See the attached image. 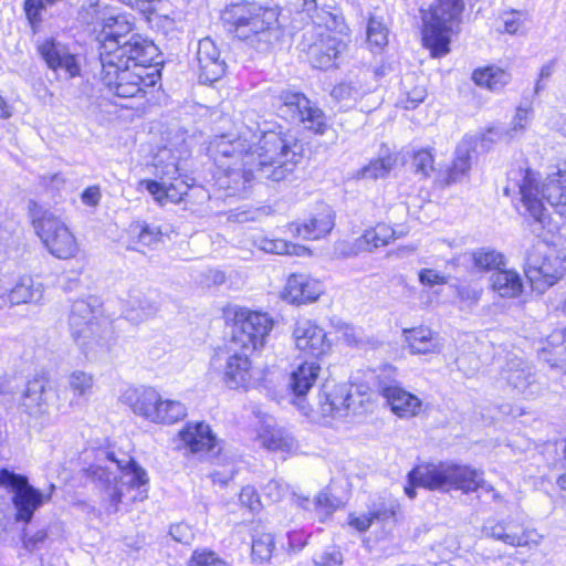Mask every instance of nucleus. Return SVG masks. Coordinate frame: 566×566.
Wrapping results in <instances>:
<instances>
[{"label": "nucleus", "instance_id": "nucleus-1", "mask_svg": "<svg viewBox=\"0 0 566 566\" xmlns=\"http://www.w3.org/2000/svg\"><path fill=\"white\" fill-rule=\"evenodd\" d=\"M302 146L294 134L277 123H263L253 130L216 136L208 151L213 158L216 184L227 196H243L255 178L280 181L293 171Z\"/></svg>", "mask_w": 566, "mask_h": 566}, {"label": "nucleus", "instance_id": "nucleus-2", "mask_svg": "<svg viewBox=\"0 0 566 566\" xmlns=\"http://www.w3.org/2000/svg\"><path fill=\"white\" fill-rule=\"evenodd\" d=\"M520 196L516 208L518 212L534 220L536 229H543L548 218L544 199L562 217H566V168L547 175L539 180L537 172L525 169L518 171V178L510 179L505 192L511 190Z\"/></svg>", "mask_w": 566, "mask_h": 566}, {"label": "nucleus", "instance_id": "nucleus-3", "mask_svg": "<svg viewBox=\"0 0 566 566\" xmlns=\"http://www.w3.org/2000/svg\"><path fill=\"white\" fill-rule=\"evenodd\" d=\"M220 20L228 33L258 52L271 51L281 36L277 10L256 2H231Z\"/></svg>", "mask_w": 566, "mask_h": 566}, {"label": "nucleus", "instance_id": "nucleus-4", "mask_svg": "<svg viewBox=\"0 0 566 566\" xmlns=\"http://www.w3.org/2000/svg\"><path fill=\"white\" fill-rule=\"evenodd\" d=\"M303 15L308 20L304 38L310 42L308 57L313 67H336L349 42V29L343 15L318 7Z\"/></svg>", "mask_w": 566, "mask_h": 566}, {"label": "nucleus", "instance_id": "nucleus-5", "mask_svg": "<svg viewBox=\"0 0 566 566\" xmlns=\"http://www.w3.org/2000/svg\"><path fill=\"white\" fill-rule=\"evenodd\" d=\"M87 472L93 481L104 486L107 496L105 510L108 514L118 511L125 490H138L149 482L147 472L133 457L124 452L101 450L96 463L92 464Z\"/></svg>", "mask_w": 566, "mask_h": 566}, {"label": "nucleus", "instance_id": "nucleus-6", "mask_svg": "<svg viewBox=\"0 0 566 566\" xmlns=\"http://www.w3.org/2000/svg\"><path fill=\"white\" fill-rule=\"evenodd\" d=\"M101 81L111 93L122 98L145 93L159 81V71L150 63L128 61L127 55L101 53Z\"/></svg>", "mask_w": 566, "mask_h": 566}, {"label": "nucleus", "instance_id": "nucleus-7", "mask_svg": "<svg viewBox=\"0 0 566 566\" xmlns=\"http://www.w3.org/2000/svg\"><path fill=\"white\" fill-rule=\"evenodd\" d=\"M99 307L95 296L76 300L69 317L72 337L87 357L108 352L114 338L112 324L101 317Z\"/></svg>", "mask_w": 566, "mask_h": 566}, {"label": "nucleus", "instance_id": "nucleus-8", "mask_svg": "<svg viewBox=\"0 0 566 566\" xmlns=\"http://www.w3.org/2000/svg\"><path fill=\"white\" fill-rule=\"evenodd\" d=\"M482 473L467 465L453 463H421L408 473V485L405 493L415 499L416 488L422 486L431 491L449 492L460 490L473 492L482 485Z\"/></svg>", "mask_w": 566, "mask_h": 566}, {"label": "nucleus", "instance_id": "nucleus-9", "mask_svg": "<svg viewBox=\"0 0 566 566\" xmlns=\"http://www.w3.org/2000/svg\"><path fill=\"white\" fill-rule=\"evenodd\" d=\"M188 150L177 149V154L170 147H163L154 157L155 175L158 180H143L142 185L149 191L154 199L160 203H177L187 195L193 179L182 175L184 160Z\"/></svg>", "mask_w": 566, "mask_h": 566}, {"label": "nucleus", "instance_id": "nucleus-10", "mask_svg": "<svg viewBox=\"0 0 566 566\" xmlns=\"http://www.w3.org/2000/svg\"><path fill=\"white\" fill-rule=\"evenodd\" d=\"M134 22L128 15L119 14L105 20L101 36V53L127 55L128 61L154 62L157 46L140 34L132 33Z\"/></svg>", "mask_w": 566, "mask_h": 566}, {"label": "nucleus", "instance_id": "nucleus-11", "mask_svg": "<svg viewBox=\"0 0 566 566\" xmlns=\"http://www.w3.org/2000/svg\"><path fill=\"white\" fill-rule=\"evenodd\" d=\"M463 8L462 0H437V4L423 14L422 40L433 57L449 52L450 32L453 23L460 20Z\"/></svg>", "mask_w": 566, "mask_h": 566}, {"label": "nucleus", "instance_id": "nucleus-12", "mask_svg": "<svg viewBox=\"0 0 566 566\" xmlns=\"http://www.w3.org/2000/svg\"><path fill=\"white\" fill-rule=\"evenodd\" d=\"M124 400L133 412L154 423H175L187 416L184 403L174 399H163L153 387L130 388Z\"/></svg>", "mask_w": 566, "mask_h": 566}, {"label": "nucleus", "instance_id": "nucleus-13", "mask_svg": "<svg viewBox=\"0 0 566 566\" xmlns=\"http://www.w3.org/2000/svg\"><path fill=\"white\" fill-rule=\"evenodd\" d=\"M277 114L287 122L303 124L305 129L324 134L327 123L324 112L300 91L284 88L273 95Z\"/></svg>", "mask_w": 566, "mask_h": 566}, {"label": "nucleus", "instance_id": "nucleus-14", "mask_svg": "<svg viewBox=\"0 0 566 566\" xmlns=\"http://www.w3.org/2000/svg\"><path fill=\"white\" fill-rule=\"evenodd\" d=\"M483 537L510 547L533 548L541 544L543 536L518 514L489 517L481 527Z\"/></svg>", "mask_w": 566, "mask_h": 566}, {"label": "nucleus", "instance_id": "nucleus-15", "mask_svg": "<svg viewBox=\"0 0 566 566\" xmlns=\"http://www.w3.org/2000/svg\"><path fill=\"white\" fill-rule=\"evenodd\" d=\"M273 319L266 313L238 308L234 312L231 346L244 352H256L264 347Z\"/></svg>", "mask_w": 566, "mask_h": 566}, {"label": "nucleus", "instance_id": "nucleus-16", "mask_svg": "<svg viewBox=\"0 0 566 566\" xmlns=\"http://www.w3.org/2000/svg\"><path fill=\"white\" fill-rule=\"evenodd\" d=\"M565 271L564 250H531L527 253L525 275L531 287L539 294L554 285Z\"/></svg>", "mask_w": 566, "mask_h": 566}, {"label": "nucleus", "instance_id": "nucleus-17", "mask_svg": "<svg viewBox=\"0 0 566 566\" xmlns=\"http://www.w3.org/2000/svg\"><path fill=\"white\" fill-rule=\"evenodd\" d=\"M0 486L13 493L12 502L17 510V520L25 523H29L34 512L51 497V493L44 496L40 490L32 486L27 476L8 469L0 470Z\"/></svg>", "mask_w": 566, "mask_h": 566}, {"label": "nucleus", "instance_id": "nucleus-18", "mask_svg": "<svg viewBox=\"0 0 566 566\" xmlns=\"http://www.w3.org/2000/svg\"><path fill=\"white\" fill-rule=\"evenodd\" d=\"M51 387L42 377L29 380L19 395L18 409L30 426L43 428L50 422Z\"/></svg>", "mask_w": 566, "mask_h": 566}, {"label": "nucleus", "instance_id": "nucleus-19", "mask_svg": "<svg viewBox=\"0 0 566 566\" xmlns=\"http://www.w3.org/2000/svg\"><path fill=\"white\" fill-rule=\"evenodd\" d=\"M237 347L220 350L211 359V367L223 375V380L232 389L248 388L252 380L249 353H238Z\"/></svg>", "mask_w": 566, "mask_h": 566}, {"label": "nucleus", "instance_id": "nucleus-20", "mask_svg": "<svg viewBox=\"0 0 566 566\" xmlns=\"http://www.w3.org/2000/svg\"><path fill=\"white\" fill-rule=\"evenodd\" d=\"M29 214L35 232L45 248H52L53 245L70 248L73 244V234L51 211L43 209L35 201L30 200Z\"/></svg>", "mask_w": 566, "mask_h": 566}, {"label": "nucleus", "instance_id": "nucleus-21", "mask_svg": "<svg viewBox=\"0 0 566 566\" xmlns=\"http://www.w3.org/2000/svg\"><path fill=\"white\" fill-rule=\"evenodd\" d=\"M38 52L46 66L57 76L71 80L81 74L78 56L61 41L49 38L38 44Z\"/></svg>", "mask_w": 566, "mask_h": 566}, {"label": "nucleus", "instance_id": "nucleus-22", "mask_svg": "<svg viewBox=\"0 0 566 566\" xmlns=\"http://www.w3.org/2000/svg\"><path fill=\"white\" fill-rule=\"evenodd\" d=\"M296 348L312 358H322L332 348L326 332L308 319L298 321L293 331Z\"/></svg>", "mask_w": 566, "mask_h": 566}, {"label": "nucleus", "instance_id": "nucleus-23", "mask_svg": "<svg viewBox=\"0 0 566 566\" xmlns=\"http://www.w3.org/2000/svg\"><path fill=\"white\" fill-rule=\"evenodd\" d=\"M379 392L390 406L391 411L400 418L418 415L422 402L413 394L405 390L397 381H379Z\"/></svg>", "mask_w": 566, "mask_h": 566}, {"label": "nucleus", "instance_id": "nucleus-24", "mask_svg": "<svg viewBox=\"0 0 566 566\" xmlns=\"http://www.w3.org/2000/svg\"><path fill=\"white\" fill-rule=\"evenodd\" d=\"M197 61L199 78L202 83H213L226 73V62L216 42L210 38L198 42Z\"/></svg>", "mask_w": 566, "mask_h": 566}, {"label": "nucleus", "instance_id": "nucleus-25", "mask_svg": "<svg viewBox=\"0 0 566 566\" xmlns=\"http://www.w3.org/2000/svg\"><path fill=\"white\" fill-rule=\"evenodd\" d=\"M178 436L184 447L192 454L212 452L218 444L216 434L205 421H188Z\"/></svg>", "mask_w": 566, "mask_h": 566}, {"label": "nucleus", "instance_id": "nucleus-26", "mask_svg": "<svg viewBox=\"0 0 566 566\" xmlns=\"http://www.w3.org/2000/svg\"><path fill=\"white\" fill-rule=\"evenodd\" d=\"M356 398L352 392V387L346 384L336 385L327 390L325 386L324 395L319 397L318 407L323 417H345L349 410H355Z\"/></svg>", "mask_w": 566, "mask_h": 566}, {"label": "nucleus", "instance_id": "nucleus-27", "mask_svg": "<svg viewBox=\"0 0 566 566\" xmlns=\"http://www.w3.org/2000/svg\"><path fill=\"white\" fill-rule=\"evenodd\" d=\"M324 286L321 281L304 274H292L285 285L283 297L292 304H307L318 300Z\"/></svg>", "mask_w": 566, "mask_h": 566}, {"label": "nucleus", "instance_id": "nucleus-28", "mask_svg": "<svg viewBox=\"0 0 566 566\" xmlns=\"http://www.w3.org/2000/svg\"><path fill=\"white\" fill-rule=\"evenodd\" d=\"M501 378L522 395L528 397L536 394L534 388L538 386L532 367L521 358L509 359L501 370Z\"/></svg>", "mask_w": 566, "mask_h": 566}, {"label": "nucleus", "instance_id": "nucleus-29", "mask_svg": "<svg viewBox=\"0 0 566 566\" xmlns=\"http://www.w3.org/2000/svg\"><path fill=\"white\" fill-rule=\"evenodd\" d=\"M334 211L323 206L317 213L303 223L293 222L289 226L291 233L304 240H318L334 228Z\"/></svg>", "mask_w": 566, "mask_h": 566}, {"label": "nucleus", "instance_id": "nucleus-30", "mask_svg": "<svg viewBox=\"0 0 566 566\" xmlns=\"http://www.w3.org/2000/svg\"><path fill=\"white\" fill-rule=\"evenodd\" d=\"M321 371V366L315 361H305L301 364L294 371H292L290 377V387L295 396L296 401L294 403L297 405L300 410L305 415L308 412L310 408L304 403V396L307 391L313 387L316 381L318 374Z\"/></svg>", "mask_w": 566, "mask_h": 566}, {"label": "nucleus", "instance_id": "nucleus-31", "mask_svg": "<svg viewBox=\"0 0 566 566\" xmlns=\"http://www.w3.org/2000/svg\"><path fill=\"white\" fill-rule=\"evenodd\" d=\"M403 334L412 354H433L443 349V338L429 327L405 329Z\"/></svg>", "mask_w": 566, "mask_h": 566}, {"label": "nucleus", "instance_id": "nucleus-32", "mask_svg": "<svg viewBox=\"0 0 566 566\" xmlns=\"http://www.w3.org/2000/svg\"><path fill=\"white\" fill-rule=\"evenodd\" d=\"M157 312L158 305L149 296L139 291L129 293L124 310V315L128 321L138 324L155 316Z\"/></svg>", "mask_w": 566, "mask_h": 566}, {"label": "nucleus", "instance_id": "nucleus-33", "mask_svg": "<svg viewBox=\"0 0 566 566\" xmlns=\"http://www.w3.org/2000/svg\"><path fill=\"white\" fill-rule=\"evenodd\" d=\"M492 289L501 297H518L524 290V283L521 275L513 270L500 269L491 276Z\"/></svg>", "mask_w": 566, "mask_h": 566}, {"label": "nucleus", "instance_id": "nucleus-34", "mask_svg": "<svg viewBox=\"0 0 566 566\" xmlns=\"http://www.w3.org/2000/svg\"><path fill=\"white\" fill-rule=\"evenodd\" d=\"M43 296V285L31 276H23L10 290L9 301L12 305L36 303Z\"/></svg>", "mask_w": 566, "mask_h": 566}, {"label": "nucleus", "instance_id": "nucleus-35", "mask_svg": "<svg viewBox=\"0 0 566 566\" xmlns=\"http://www.w3.org/2000/svg\"><path fill=\"white\" fill-rule=\"evenodd\" d=\"M473 140L472 136L465 137L458 145L455 150V158L453 160L452 167L449 170V180L455 182L460 180L462 177L467 175V172L471 168L472 154L478 150L473 149Z\"/></svg>", "mask_w": 566, "mask_h": 566}, {"label": "nucleus", "instance_id": "nucleus-36", "mask_svg": "<svg viewBox=\"0 0 566 566\" xmlns=\"http://www.w3.org/2000/svg\"><path fill=\"white\" fill-rule=\"evenodd\" d=\"M472 80L479 86L486 87L490 91H500L511 81V74L504 69L490 65L475 70Z\"/></svg>", "mask_w": 566, "mask_h": 566}, {"label": "nucleus", "instance_id": "nucleus-37", "mask_svg": "<svg viewBox=\"0 0 566 566\" xmlns=\"http://www.w3.org/2000/svg\"><path fill=\"white\" fill-rule=\"evenodd\" d=\"M261 444L271 451L291 452L296 448L294 437L284 428L273 427L260 434Z\"/></svg>", "mask_w": 566, "mask_h": 566}, {"label": "nucleus", "instance_id": "nucleus-38", "mask_svg": "<svg viewBox=\"0 0 566 566\" xmlns=\"http://www.w3.org/2000/svg\"><path fill=\"white\" fill-rule=\"evenodd\" d=\"M543 356L552 367L566 366V328L555 331L548 336Z\"/></svg>", "mask_w": 566, "mask_h": 566}, {"label": "nucleus", "instance_id": "nucleus-39", "mask_svg": "<svg viewBox=\"0 0 566 566\" xmlns=\"http://www.w3.org/2000/svg\"><path fill=\"white\" fill-rule=\"evenodd\" d=\"M396 231L386 223L366 230L357 240V248H384L395 239Z\"/></svg>", "mask_w": 566, "mask_h": 566}, {"label": "nucleus", "instance_id": "nucleus-40", "mask_svg": "<svg viewBox=\"0 0 566 566\" xmlns=\"http://www.w3.org/2000/svg\"><path fill=\"white\" fill-rule=\"evenodd\" d=\"M472 261L476 272H497L505 266V258L497 250H474Z\"/></svg>", "mask_w": 566, "mask_h": 566}, {"label": "nucleus", "instance_id": "nucleus-41", "mask_svg": "<svg viewBox=\"0 0 566 566\" xmlns=\"http://www.w3.org/2000/svg\"><path fill=\"white\" fill-rule=\"evenodd\" d=\"M294 502L304 510H317L324 514H331L338 506V500L327 492H319L314 500L300 494H293Z\"/></svg>", "mask_w": 566, "mask_h": 566}, {"label": "nucleus", "instance_id": "nucleus-42", "mask_svg": "<svg viewBox=\"0 0 566 566\" xmlns=\"http://www.w3.org/2000/svg\"><path fill=\"white\" fill-rule=\"evenodd\" d=\"M395 164L396 158L392 155H384L379 158L370 160L368 165L358 170L357 177L371 180L385 178L389 175Z\"/></svg>", "mask_w": 566, "mask_h": 566}, {"label": "nucleus", "instance_id": "nucleus-43", "mask_svg": "<svg viewBox=\"0 0 566 566\" xmlns=\"http://www.w3.org/2000/svg\"><path fill=\"white\" fill-rule=\"evenodd\" d=\"M129 235L143 245H150L159 242L163 233L158 227L148 224L145 221H134L128 229Z\"/></svg>", "mask_w": 566, "mask_h": 566}, {"label": "nucleus", "instance_id": "nucleus-44", "mask_svg": "<svg viewBox=\"0 0 566 566\" xmlns=\"http://www.w3.org/2000/svg\"><path fill=\"white\" fill-rule=\"evenodd\" d=\"M275 547L274 537L271 533H262L253 536L251 556L255 563L264 564L272 557Z\"/></svg>", "mask_w": 566, "mask_h": 566}, {"label": "nucleus", "instance_id": "nucleus-45", "mask_svg": "<svg viewBox=\"0 0 566 566\" xmlns=\"http://www.w3.org/2000/svg\"><path fill=\"white\" fill-rule=\"evenodd\" d=\"M332 97L343 103V107H352L363 96V90L357 83L343 82L332 90Z\"/></svg>", "mask_w": 566, "mask_h": 566}, {"label": "nucleus", "instance_id": "nucleus-46", "mask_svg": "<svg viewBox=\"0 0 566 566\" xmlns=\"http://www.w3.org/2000/svg\"><path fill=\"white\" fill-rule=\"evenodd\" d=\"M367 43L371 50H381L388 43V30L385 24L371 17L367 24Z\"/></svg>", "mask_w": 566, "mask_h": 566}, {"label": "nucleus", "instance_id": "nucleus-47", "mask_svg": "<svg viewBox=\"0 0 566 566\" xmlns=\"http://www.w3.org/2000/svg\"><path fill=\"white\" fill-rule=\"evenodd\" d=\"M94 384L92 374L74 370L67 378V385L74 397H86L91 394Z\"/></svg>", "mask_w": 566, "mask_h": 566}, {"label": "nucleus", "instance_id": "nucleus-48", "mask_svg": "<svg viewBox=\"0 0 566 566\" xmlns=\"http://www.w3.org/2000/svg\"><path fill=\"white\" fill-rule=\"evenodd\" d=\"M189 566H232L228 560L220 557L216 552L202 548L195 549Z\"/></svg>", "mask_w": 566, "mask_h": 566}, {"label": "nucleus", "instance_id": "nucleus-49", "mask_svg": "<svg viewBox=\"0 0 566 566\" xmlns=\"http://www.w3.org/2000/svg\"><path fill=\"white\" fill-rule=\"evenodd\" d=\"M531 122L528 108L517 107L515 115L512 119L511 128L505 130L507 140L513 139L521 135Z\"/></svg>", "mask_w": 566, "mask_h": 566}, {"label": "nucleus", "instance_id": "nucleus-50", "mask_svg": "<svg viewBox=\"0 0 566 566\" xmlns=\"http://www.w3.org/2000/svg\"><path fill=\"white\" fill-rule=\"evenodd\" d=\"M527 14L521 11H511L502 15L504 31L509 34H518L524 31Z\"/></svg>", "mask_w": 566, "mask_h": 566}, {"label": "nucleus", "instance_id": "nucleus-51", "mask_svg": "<svg viewBox=\"0 0 566 566\" xmlns=\"http://www.w3.org/2000/svg\"><path fill=\"white\" fill-rule=\"evenodd\" d=\"M412 164L418 174L423 177L430 176L433 171V155L430 149H419L413 155Z\"/></svg>", "mask_w": 566, "mask_h": 566}, {"label": "nucleus", "instance_id": "nucleus-52", "mask_svg": "<svg viewBox=\"0 0 566 566\" xmlns=\"http://www.w3.org/2000/svg\"><path fill=\"white\" fill-rule=\"evenodd\" d=\"M472 138L475 142L473 144V149L476 150V148L480 147L483 151L489 150L491 145L499 140H502V139L507 140V137L505 136V132L500 129L499 127L489 128L479 138H475V137H472Z\"/></svg>", "mask_w": 566, "mask_h": 566}, {"label": "nucleus", "instance_id": "nucleus-53", "mask_svg": "<svg viewBox=\"0 0 566 566\" xmlns=\"http://www.w3.org/2000/svg\"><path fill=\"white\" fill-rule=\"evenodd\" d=\"M313 560L315 566H342L343 554L338 547L328 546L315 556Z\"/></svg>", "mask_w": 566, "mask_h": 566}, {"label": "nucleus", "instance_id": "nucleus-54", "mask_svg": "<svg viewBox=\"0 0 566 566\" xmlns=\"http://www.w3.org/2000/svg\"><path fill=\"white\" fill-rule=\"evenodd\" d=\"M398 509L399 504L397 502L389 501L375 505L374 509L370 510V513L374 522H387L389 520L395 521Z\"/></svg>", "mask_w": 566, "mask_h": 566}, {"label": "nucleus", "instance_id": "nucleus-55", "mask_svg": "<svg viewBox=\"0 0 566 566\" xmlns=\"http://www.w3.org/2000/svg\"><path fill=\"white\" fill-rule=\"evenodd\" d=\"M23 9L33 32H35L42 22L41 14L45 10L44 6H42L40 0H24Z\"/></svg>", "mask_w": 566, "mask_h": 566}, {"label": "nucleus", "instance_id": "nucleus-56", "mask_svg": "<svg viewBox=\"0 0 566 566\" xmlns=\"http://www.w3.org/2000/svg\"><path fill=\"white\" fill-rule=\"evenodd\" d=\"M17 400L14 384L7 377H0V403L11 408Z\"/></svg>", "mask_w": 566, "mask_h": 566}, {"label": "nucleus", "instance_id": "nucleus-57", "mask_svg": "<svg viewBox=\"0 0 566 566\" xmlns=\"http://www.w3.org/2000/svg\"><path fill=\"white\" fill-rule=\"evenodd\" d=\"M287 492L289 486L277 480H271L263 486V494L272 502L281 501Z\"/></svg>", "mask_w": 566, "mask_h": 566}, {"label": "nucleus", "instance_id": "nucleus-58", "mask_svg": "<svg viewBox=\"0 0 566 566\" xmlns=\"http://www.w3.org/2000/svg\"><path fill=\"white\" fill-rule=\"evenodd\" d=\"M239 500L243 506H247L252 512L258 511L261 506L259 494L252 485L242 488Z\"/></svg>", "mask_w": 566, "mask_h": 566}, {"label": "nucleus", "instance_id": "nucleus-59", "mask_svg": "<svg viewBox=\"0 0 566 566\" xmlns=\"http://www.w3.org/2000/svg\"><path fill=\"white\" fill-rule=\"evenodd\" d=\"M169 534L174 541L186 545L190 544L193 539V532L191 527L185 523H177L171 525Z\"/></svg>", "mask_w": 566, "mask_h": 566}, {"label": "nucleus", "instance_id": "nucleus-60", "mask_svg": "<svg viewBox=\"0 0 566 566\" xmlns=\"http://www.w3.org/2000/svg\"><path fill=\"white\" fill-rule=\"evenodd\" d=\"M419 281L423 285L432 287L434 285L446 284L447 277L438 273L436 270L422 269L419 272Z\"/></svg>", "mask_w": 566, "mask_h": 566}, {"label": "nucleus", "instance_id": "nucleus-61", "mask_svg": "<svg viewBox=\"0 0 566 566\" xmlns=\"http://www.w3.org/2000/svg\"><path fill=\"white\" fill-rule=\"evenodd\" d=\"M407 99L403 104L405 108H415L426 98L427 92L423 86H416L407 93Z\"/></svg>", "mask_w": 566, "mask_h": 566}, {"label": "nucleus", "instance_id": "nucleus-62", "mask_svg": "<svg viewBox=\"0 0 566 566\" xmlns=\"http://www.w3.org/2000/svg\"><path fill=\"white\" fill-rule=\"evenodd\" d=\"M287 542L292 552H300L307 544V535L302 531H292L287 534Z\"/></svg>", "mask_w": 566, "mask_h": 566}, {"label": "nucleus", "instance_id": "nucleus-63", "mask_svg": "<svg viewBox=\"0 0 566 566\" xmlns=\"http://www.w3.org/2000/svg\"><path fill=\"white\" fill-rule=\"evenodd\" d=\"M202 275L205 279L200 283L207 286H218L226 282V273L220 270L209 269Z\"/></svg>", "mask_w": 566, "mask_h": 566}, {"label": "nucleus", "instance_id": "nucleus-64", "mask_svg": "<svg viewBox=\"0 0 566 566\" xmlns=\"http://www.w3.org/2000/svg\"><path fill=\"white\" fill-rule=\"evenodd\" d=\"M102 198L98 186L87 187L81 196L82 202L88 207H96Z\"/></svg>", "mask_w": 566, "mask_h": 566}]
</instances>
